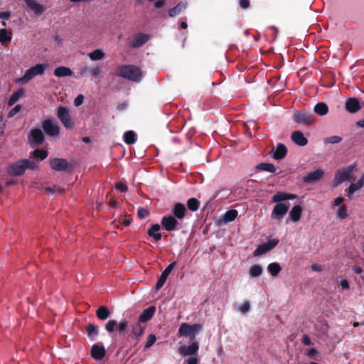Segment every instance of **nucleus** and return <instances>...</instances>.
I'll return each instance as SVG.
<instances>
[{"label":"nucleus","mask_w":364,"mask_h":364,"mask_svg":"<svg viewBox=\"0 0 364 364\" xmlns=\"http://www.w3.org/2000/svg\"><path fill=\"white\" fill-rule=\"evenodd\" d=\"M116 75L128 80L136 82L141 81L142 78L141 69L134 65H124L119 66Z\"/></svg>","instance_id":"nucleus-1"},{"label":"nucleus","mask_w":364,"mask_h":364,"mask_svg":"<svg viewBox=\"0 0 364 364\" xmlns=\"http://www.w3.org/2000/svg\"><path fill=\"white\" fill-rule=\"evenodd\" d=\"M37 167L36 164L29 159H21L11 164L7 167V172L11 176H19L24 173L28 168L34 170Z\"/></svg>","instance_id":"nucleus-2"},{"label":"nucleus","mask_w":364,"mask_h":364,"mask_svg":"<svg viewBox=\"0 0 364 364\" xmlns=\"http://www.w3.org/2000/svg\"><path fill=\"white\" fill-rule=\"evenodd\" d=\"M47 66L46 64L41 63L32 66L25 72L24 75L18 81L21 83H27L36 75H43Z\"/></svg>","instance_id":"nucleus-3"},{"label":"nucleus","mask_w":364,"mask_h":364,"mask_svg":"<svg viewBox=\"0 0 364 364\" xmlns=\"http://www.w3.org/2000/svg\"><path fill=\"white\" fill-rule=\"evenodd\" d=\"M293 119L298 124L309 126L315 122L316 117L310 111L303 109L296 110L293 114Z\"/></svg>","instance_id":"nucleus-4"},{"label":"nucleus","mask_w":364,"mask_h":364,"mask_svg":"<svg viewBox=\"0 0 364 364\" xmlns=\"http://www.w3.org/2000/svg\"><path fill=\"white\" fill-rule=\"evenodd\" d=\"M49 164L53 170L60 172H69L73 168L71 163L63 158H53L50 160Z\"/></svg>","instance_id":"nucleus-5"},{"label":"nucleus","mask_w":364,"mask_h":364,"mask_svg":"<svg viewBox=\"0 0 364 364\" xmlns=\"http://www.w3.org/2000/svg\"><path fill=\"white\" fill-rule=\"evenodd\" d=\"M42 128L45 133L51 137H56L60 134V127L58 123L51 119H45L42 122Z\"/></svg>","instance_id":"nucleus-6"},{"label":"nucleus","mask_w":364,"mask_h":364,"mask_svg":"<svg viewBox=\"0 0 364 364\" xmlns=\"http://www.w3.org/2000/svg\"><path fill=\"white\" fill-rule=\"evenodd\" d=\"M57 115L63 126L67 129H72L74 127L69 110L65 107H59Z\"/></svg>","instance_id":"nucleus-7"},{"label":"nucleus","mask_w":364,"mask_h":364,"mask_svg":"<svg viewBox=\"0 0 364 364\" xmlns=\"http://www.w3.org/2000/svg\"><path fill=\"white\" fill-rule=\"evenodd\" d=\"M279 243L278 239L269 240L267 242L259 245L253 252L254 257H258L274 249Z\"/></svg>","instance_id":"nucleus-8"},{"label":"nucleus","mask_w":364,"mask_h":364,"mask_svg":"<svg viewBox=\"0 0 364 364\" xmlns=\"http://www.w3.org/2000/svg\"><path fill=\"white\" fill-rule=\"evenodd\" d=\"M28 143L31 145H41L45 141V136L41 129L38 128L33 129L30 131L28 136Z\"/></svg>","instance_id":"nucleus-9"},{"label":"nucleus","mask_w":364,"mask_h":364,"mask_svg":"<svg viewBox=\"0 0 364 364\" xmlns=\"http://www.w3.org/2000/svg\"><path fill=\"white\" fill-rule=\"evenodd\" d=\"M201 329V325L195 323L193 325L188 324L186 323H182L178 329V334L180 336H193L200 331Z\"/></svg>","instance_id":"nucleus-10"},{"label":"nucleus","mask_w":364,"mask_h":364,"mask_svg":"<svg viewBox=\"0 0 364 364\" xmlns=\"http://www.w3.org/2000/svg\"><path fill=\"white\" fill-rule=\"evenodd\" d=\"M353 168H354V166H349L345 170L337 171L335 174L333 181V186L336 187L338 185H340L341 183H342L343 182H344L345 181H346L349 178V176L351 173V172L353 171Z\"/></svg>","instance_id":"nucleus-11"},{"label":"nucleus","mask_w":364,"mask_h":364,"mask_svg":"<svg viewBox=\"0 0 364 364\" xmlns=\"http://www.w3.org/2000/svg\"><path fill=\"white\" fill-rule=\"evenodd\" d=\"M289 206L290 203L289 202L277 203L273 208L272 218L281 220L287 213Z\"/></svg>","instance_id":"nucleus-12"},{"label":"nucleus","mask_w":364,"mask_h":364,"mask_svg":"<svg viewBox=\"0 0 364 364\" xmlns=\"http://www.w3.org/2000/svg\"><path fill=\"white\" fill-rule=\"evenodd\" d=\"M199 350V344L197 341L193 342L189 346L183 345L178 348V353L183 356H197Z\"/></svg>","instance_id":"nucleus-13"},{"label":"nucleus","mask_w":364,"mask_h":364,"mask_svg":"<svg viewBox=\"0 0 364 364\" xmlns=\"http://www.w3.org/2000/svg\"><path fill=\"white\" fill-rule=\"evenodd\" d=\"M176 262H173L171 264H168V266L164 269V271L161 273L160 277L159 278L156 284V289L159 290L165 284L167 277L170 274V273L172 272L173 268L176 267Z\"/></svg>","instance_id":"nucleus-14"},{"label":"nucleus","mask_w":364,"mask_h":364,"mask_svg":"<svg viewBox=\"0 0 364 364\" xmlns=\"http://www.w3.org/2000/svg\"><path fill=\"white\" fill-rule=\"evenodd\" d=\"M161 224L164 230L171 232L176 230L178 223L175 217L168 215L162 218Z\"/></svg>","instance_id":"nucleus-15"},{"label":"nucleus","mask_w":364,"mask_h":364,"mask_svg":"<svg viewBox=\"0 0 364 364\" xmlns=\"http://www.w3.org/2000/svg\"><path fill=\"white\" fill-rule=\"evenodd\" d=\"M90 353L95 360H100L105 357L106 350L102 343H98L92 346Z\"/></svg>","instance_id":"nucleus-16"},{"label":"nucleus","mask_w":364,"mask_h":364,"mask_svg":"<svg viewBox=\"0 0 364 364\" xmlns=\"http://www.w3.org/2000/svg\"><path fill=\"white\" fill-rule=\"evenodd\" d=\"M323 171L321 168H318L304 176L302 180L305 183H313L319 181L323 177Z\"/></svg>","instance_id":"nucleus-17"},{"label":"nucleus","mask_w":364,"mask_h":364,"mask_svg":"<svg viewBox=\"0 0 364 364\" xmlns=\"http://www.w3.org/2000/svg\"><path fill=\"white\" fill-rule=\"evenodd\" d=\"M345 108L349 113L354 114L360 109L361 105L358 98L350 97L346 101Z\"/></svg>","instance_id":"nucleus-18"},{"label":"nucleus","mask_w":364,"mask_h":364,"mask_svg":"<svg viewBox=\"0 0 364 364\" xmlns=\"http://www.w3.org/2000/svg\"><path fill=\"white\" fill-rule=\"evenodd\" d=\"M272 153H273L272 157L274 158V159L282 160L287 156V149L284 144H279L275 150L273 148L270 151L269 154H272Z\"/></svg>","instance_id":"nucleus-19"},{"label":"nucleus","mask_w":364,"mask_h":364,"mask_svg":"<svg viewBox=\"0 0 364 364\" xmlns=\"http://www.w3.org/2000/svg\"><path fill=\"white\" fill-rule=\"evenodd\" d=\"M149 40V36L148 34L139 33H137L134 40L131 42L130 46L132 48H139L144 45Z\"/></svg>","instance_id":"nucleus-20"},{"label":"nucleus","mask_w":364,"mask_h":364,"mask_svg":"<svg viewBox=\"0 0 364 364\" xmlns=\"http://www.w3.org/2000/svg\"><path fill=\"white\" fill-rule=\"evenodd\" d=\"M297 197L296 195L292 193H287L284 192H277L272 197V201L273 203H282L287 200H293Z\"/></svg>","instance_id":"nucleus-21"},{"label":"nucleus","mask_w":364,"mask_h":364,"mask_svg":"<svg viewBox=\"0 0 364 364\" xmlns=\"http://www.w3.org/2000/svg\"><path fill=\"white\" fill-rule=\"evenodd\" d=\"M156 311V307L154 306H150L147 309H144L139 317V323H145L152 318Z\"/></svg>","instance_id":"nucleus-22"},{"label":"nucleus","mask_w":364,"mask_h":364,"mask_svg":"<svg viewBox=\"0 0 364 364\" xmlns=\"http://www.w3.org/2000/svg\"><path fill=\"white\" fill-rule=\"evenodd\" d=\"M291 140L297 145L304 146L308 144V139L301 131H294L291 136Z\"/></svg>","instance_id":"nucleus-23"},{"label":"nucleus","mask_w":364,"mask_h":364,"mask_svg":"<svg viewBox=\"0 0 364 364\" xmlns=\"http://www.w3.org/2000/svg\"><path fill=\"white\" fill-rule=\"evenodd\" d=\"M24 2L36 15L42 14L45 10L44 7L36 0H24Z\"/></svg>","instance_id":"nucleus-24"},{"label":"nucleus","mask_w":364,"mask_h":364,"mask_svg":"<svg viewBox=\"0 0 364 364\" xmlns=\"http://www.w3.org/2000/svg\"><path fill=\"white\" fill-rule=\"evenodd\" d=\"M186 209L183 203H177L173 209V217L178 219H183L185 217Z\"/></svg>","instance_id":"nucleus-25"},{"label":"nucleus","mask_w":364,"mask_h":364,"mask_svg":"<svg viewBox=\"0 0 364 364\" xmlns=\"http://www.w3.org/2000/svg\"><path fill=\"white\" fill-rule=\"evenodd\" d=\"M54 75L58 77L72 76L73 72L70 68L65 66H60L56 68L53 72Z\"/></svg>","instance_id":"nucleus-26"},{"label":"nucleus","mask_w":364,"mask_h":364,"mask_svg":"<svg viewBox=\"0 0 364 364\" xmlns=\"http://www.w3.org/2000/svg\"><path fill=\"white\" fill-rule=\"evenodd\" d=\"M161 226L159 224L152 225L147 230V234L150 237H153L156 241L161 240L162 235L158 231L160 230Z\"/></svg>","instance_id":"nucleus-27"},{"label":"nucleus","mask_w":364,"mask_h":364,"mask_svg":"<svg viewBox=\"0 0 364 364\" xmlns=\"http://www.w3.org/2000/svg\"><path fill=\"white\" fill-rule=\"evenodd\" d=\"M302 213V207L300 205H294L289 213V218L294 222H297L300 220Z\"/></svg>","instance_id":"nucleus-28"},{"label":"nucleus","mask_w":364,"mask_h":364,"mask_svg":"<svg viewBox=\"0 0 364 364\" xmlns=\"http://www.w3.org/2000/svg\"><path fill=\"white\" fill-rule=\"evenodd\" d=\"M257 171H267L269 173H276V167L273 164L270 163H260L255 167Z\"/></svg>","instance_id":"nucleus-29"},{"label":"nucleus","mask_w":364,"mask_h":364,"mask_svg":"<svg viewBox=\"0 0 364 364\" xmlns=\"http://www.w3.org/2000/svg\"><path fill=\"white\" fill-rule=\"evenodd\" d=\"M110 311L105 306H100L96 311V316L100 320H106L109 317Z\"/></svg>","instance_id":"nucleus-30"},{"label":"nucleus","mask_w":364,"mask_h":364,"mask_svg":"<svg viewBox=\"0 0 364 364\" xmlns=\"http://www.w3.org/2000/svg\"><path fill=\"white\" fill-rule=\"evenodd\" d=\"M314 111L316 114L323 116L328 113V107L325 102H318L314 106Z\"/></svg>","instance_id":"nucleus-31"},{"label":"nucleus","mask_w":364,"mask_h":364,"mask_svg":"<svg viewBox=\"0 0 364 364\" xmlns=\"http://www.w3.org/2000/svg\"><path fill=\"white\" fill-rule=\"evenodd\" d=\"M364 186V183L363 180L359 179L356 183H353L350 185L348 189L347 196L350 198V196L356 191L360 190Z\"/></svg>","instance_id":"nucleus-32"},{"label":"nucleus","mask_w":364,"mask_h":364,"mask_svg":"<svg viewBox=\"0 0 364 364\" xmlns=\"http://www.w3.org/2000/svg\"><path fill=\"white\" fill-rule=\"evenodd\" d=\"M237 215L238 212L235 209L229 210L225 212L223 217L224 224L233 221L237 218Z\"/></svg>","instance_id":"nucleus-33"},{"label":"nucleus","mask_w":364,"mask_h":364,"mask_svg":"<svg viewBox=\"0 0 364 364\" xmlns=\"http://www.w3.org/2000/svg\"><path fill=\"white\" fill-rule=\"evenodd\" d=\"M87 335L89 338L94 341L98 335V327L94 324L89 323L86 326Z\"/></svg>","instance_id":"nucleus-34"},{"label":"nucleus","mask_w":364,"mask_h":364,"mask_svg":"<svg viewBox=\"0 0 364 364\" xmlns=\"http://www.w3.org/2000/svg\"><path fill=\"white\" fill-rule=\"evenodd\" d=\"M24 94L23 89H19L14 92L10 97L8 101V106L14 105Z\"/></svg>","instance_id":"nucleus-35"},{"label":"nucleus","mask_w":364,"mask_h":364,"mask_svg":"<svg viewBox=\"0 0 364 364\" xmlns=\"http://www.w3.org/2000/svg\"><path fill=\"white\" fill-rule=\"evenodd\" d=\"M124 141L127 144H133L136 141V135L134 131H127L124 134Z\"/></svg>","instance_id":"nucleus-36"},{"label":"nucleus","mask_w":364,"mask_h":364,"mask_svg":"<svg viewBox=\"0 0 364 364\" xmlns=\"http://www.w3.org/2000/svg\"><path fill=\"white\" fill-rule=\"evenodd\" d=\"M144 328H145L143 327L139 322L132 326V333L135 339H138L140 336H142L144 331Z\"/></svg>","instance_id":"nucleus-37"},{"label":"nucleus","mask_w":364,"mask_h":364,"mask_svg":"<svg viewBox=\"0 0 364 364\" xmlns=\"http://www.w3.org/2000/svg\"><path fill=\"white\" fill-rule=\"evenodd\" d=\"M12 39L11 34H8L6 28L0 29V42L2 44H8Z\"/></svg>","instance_id":"nucleus-38"},{"label":"nucleus","mask_w":364,"mask_h":364,"mask_svg":"<svg viewBox=\"0 0 364 364\" xmlns=\"http://www.w3.org/2000/svg\"><path fill=\"white\" fill-rule=\"evenodd\" d=\"M267 269L273 277H277L278 274L282 271V267L277 262L270 263L268 265Z\"/></svg>","instance_id":"nucleus-39"},{"label":"nucleus","mask_w":364,"mask_h":364,"mask_svg":"<svg viewBox=\"0 0 364 364\" xmlns=\"http://www.w3.org/2000/svg\"><path fill=\"white\" fill-rule=\"evenodd\" d=\"M200 202L195 198H191L187 201L188 208L191 211H196L199 208Z\"/></svg>","instance_id":"nucleus-40"},{"label":"nucleus","mask_w":364,"mask_h":364,"mask_svg":"<svg viewBox=\"0 0 364 364\" xmlns=\"http://www.w3.org/2000/svg\"><path fill=\"white\" fill-rule=\"evenodd\" d=\"M105 53L100 49H96L94 51L90 53L88 56L92 60H99L103 58Z\"/></svg>","instance_id":"nucleus-41"},{"label":"nucleus","mask_w":364,"mask_h":364,"mask_svg":"<svg viewBox=\"0 0 364 364\" xmlns=\"http://www.w3.org/2000/svg\"><path fill=\"white\" fill-rule=\"evenodd\" d=\"M262 267L260 265L255 264L250 267L249 272L252 277H257L262 274Z\"/></svg>","instance_id":"nucleus-42"},{"label":"nucleus","mask_w":364,"mask_h":364,"mask_svg":"<svg viewBox=\"0 0 364 364\" xmlns=\"http://www.w3.org/2000/svg\"><path fill=\"white\" fill-rule=\"evenodd\" d=\"M48 151L44 149H35L32 152V156L34 158H39L41 160H44L48 156Z\"/></svg>","instance_id":"nucleus-43"},{"label":"nucleus","mask_w":364,"mask_h":364,"mask_svg":"<svg viewBox=\"0 0 364 364\" xmlns=\"http://www.w3.org/2000/svg\"><path fill=\"white\" fill-rule=\"evenodd\" d=\"M183 6L181 2H179L176 6L171 8L168 10V16L170 17H173L178 14H179L182 10Z\"/></svg>","instance_id":"nucleus-44"},{"label":"nucleus","mask_w":364,"mask_h":364,"mask_svg":"<svg viewBox=\"0 0 364 364\" xmlns=\"http://www.w3.org/2000/svg\"><path fill=\"white\" fill-rule=\"evenodd\" d=\"M343 140L341 136H331L324 139L325 144H338Z\"/></svg>","instance_id":"nucleus-45"},{"label":"nucleus","mask_w":364,"mask_h":364,"mask_svg":"<svg viewBox=\"0 0 364 364\" xmlns=\"http://www.w3.org/2000/svg\"><path fill=\"white\" fill-rule=\"evenodd\" d=\"M117 326V322L115 320H109L105 325V329L109 333H112Z\"/></svg>","instance_id":"nucleus-46"},{"label":"nucleus","mask_w":364,"mask_h":364,"mask_svg":"<svg viewBox=\"0 0 364 364\" xmlns=\"http://www.w3.org/2000/svg\"><path fill=\"white\" fill-rule=\"evenodd\" d=\"M156 341V336L154 334H150L148 337V341H146V343L144 346V349L146 350V349H149V348H151L154 344Z\"/></svg>","instance_id":"nucleus-47"},{"label":"nucleus","mask_w":364,"mask_h":364,"mask_svg":"<svg viewBox=\"0 0 364 364\" xmlns=\"http://www.w3.org/2000/svg\"><path fill=\"white\" fill-rule=\"evenodd\" d=\"M128 326V321L127 320H123L120 323H117V326L116 328L117 330L119 331V333H124Z\"/></svg>","instance_id":"nucleus-48"},{"label":"nucleus","mask_w":364,"mask_h":364,"mask_svg":"<svg viewBox=\"0 0 364 364\" xmlns=\"http://www.w3.org/2000/svg\"><path fill=\"white\" fill-rule=\"evenodd\" d=\"M337 216L341 219H344L347 217L346 206L345 205L338 209Z\"/></svg>","instance_id":"nucleus-49"},{"label":"nucleus","mask_w":364,"mask_h":364,"mask_svg":"<svg viewBox=\"0 0 364 364\" xmlns=\"http://www.w3.org/2000/svg\"><path fill=\"white\" fill-rule=\"evenodd\" d=\"M21 109V106L20 105H16L14 108H12L8 113V117L11 118L14 117Z\"/></svg>","instance_id":"nucleus-50"},{"label":"nucleus","mask_w":364,"mask_h":364,"mask_svg":"<svg viewBox=\"0 0 364 364\" xmlns=\"http://www.w3.org/2000/svg\"><path fill=\"white\" fill-rule=\"evenodd\" d=\"M149 211L145 208H139L137 211L138 217L141 219H144L149 215Z\"/></svg>","instance_id":"nucleus-51"},{"label":"nucleus","mask_w":364,"mask_h":364,"mask_svg":"<svg viewBox=\"0 0 364 364\" xmlns=\"http://www.w3.org/2000/svg\"><path fill=\"white\" fill-rule=\"evenodd\" d=\"M90 69L87 67L86 65H82L80 69H79V74L80 76L84 77L87 75L88 73H90Z\"/></svg>","instance_id":"nucleus-52"},{"label":"nucleus","mask_w":364,"mask_h":364,"mask_svg":"<svg viewBox=\"0 0 364 364\" xmlns=\"http://www.w3.org/2000/svg\"><path fill=\"white\" fill-rule=\"evenodd\" d=\"M115 188L123 193L127 191L128 189L127 186L122 182H118L117 183H116Z\"/></svg>","instance_id":"nucleus-53"},{"label":"nucleus","mask_w":364,"mask_h":364,"mask_svg":"<svg viewBox=\"0 0 364 364\" xmlns=\"http://www.w3.org/2000/svg\"><path fill=\"white\" fill-rule=\"evenodd\" d=\"M250 305L248 301L244 302L239 308L242 313H246L250 310Z\"/></svg>","instance_id":"nucleus-54"},{"label":"nucleus","mask_w":364,"mask_h":364,"mask_svg":"<svg viewBox=\"0 0 364 364\" xmlns=\"http://www.w3.org/2000/svg\"><path fill=\"white\" fill-rule=\"evenodd\" d=\"M46 191L48 193H54L55 192L63 193L64 191V189L61 188H58L55 189L54 188L47 187L46 188Z\"/></svg>","instance_id":"nucleus-55"},{"label":"nucleus","mask_w":364,"mask_h":364,"mask_svg":"<svg viewBox=\"0 0 364 364\" xmlns=\"http://www.w3.org/2000/svg\"><path fill=\"white\" fill-rule=\"evenodd\" d=\"M199 359L197 356H190L186 360V364H198Z\"/></svg>","instance_id":"nucleus-56"},{"label":"nucleus","mask_w":364,"mask_h":364,"mask_svg":"<svg viewBox=\"0 0 364 364\" xmlns=\"http://www.w3.org/2000/svg\"><path fill=\"white\" fill-rule=\"evenodd\" d=\"M84 100V96L82 95H79L76 97L74 100V105L77 107L81 105Z\"/></svg>","instance_id":"nucleus-57"},{"label":"nucleus","mask_w":364,"mask_h":364,"mask_svg":"<svg viewBox=\"0 0 364 364\" xmlns=\"http://www.w3.org/2000/svg\"><path fill=\"white\" fill-rule=\"evenodd\" d=\"M101 68L97 66L90 69V73L92 75V76L97 77L101 73Z\"/></svg>","instance_id":"nucleus-58"},{"label":"nucleus","mask_w":364,"mask_h":364,"mask_svg":"<svg viewBox=\"0 0 364 364\" xmlns=\"http://www.w3.org/2000/svg\"><path fill=\"white\" fill-rule=\"evenodd\" d=\"M250 5V0H240V6L242 9H247Z\"/></svg>","instance_id":"nucleus-59"},{"label":"nucleus","mask_w":364,"mask_h":364,"mask_svg":"<svg viewBox=\"0 0 364 364\" xmlns=\"http://www.w3.org/2000/svg\"><path fill=\"white\" fill-rule=\"evenodd\" d=\"M301 341L306 346H310L311 344V338L307 335L303 336Z\"/></svg>","instance_id":"nucleus-60"},{"label":"nucleus","mask_w":364,"mask_h":364,"mask_svg":"<svg viewBox=\"0 0 364 364\" xmlns=\"http://www.w3.org/2000/svg\"><path fill=\"white\" fill-rule=\"evenodd\" d=\"M318 354V351L315 348H311L309 350L308 353H307V355L309 357V358H314L315 355H316Z\"/></svg>","instance_id":"nucleus-61"},{"label":"nucleus","mask_w":364,"mask_h":364,"mask_svg":"<svg viewBox=\"0 0 364 364\" xmlns=\"http://www.w3.org/2000/svg\"><path fill=\"white\" fill-rule=\"evenodd\" d=\"M11 16V13L9 11H3L0 12V18L8 20Z\"/></svg>","instance_id":"nucleus-62"},{"label":"nucleus","mask_w":364,"mask_h":364,"mask_svg":"<svg viewBox=\"0 0 364 364\" xmlns=\"http://www.w3.org/2000/svg\"><path fill=\"white\" fill-rule=\"evenodd\" d=\"M341 286L343 289H349L350 288L348 281L346 279L341 280Z\"/></svg>","instance_id":"nucleus-63"},{"label":"nucleus","mask_w":364,"mask_h":364,"mask_svg":"<svg viewBox=\"0 0 364 364\" xmlns=\"http://www.w3.org/2000/svg\"><path fill=\"white\" fill-rule=\"evenodd\" d=\"M164 4H165L164 0H157L154 4V6L156 9H160V8L163 7L164 6Z\"/></svg>","instance_id":"nucleus-64"}]
</instances>
